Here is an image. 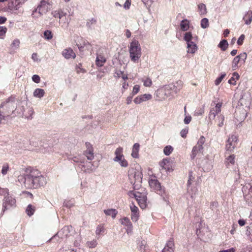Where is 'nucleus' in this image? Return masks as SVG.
<instances>
[{"instance_id":"nucleus-1","label":"nucleus","mask_w":252,"mask_h":252,"mask_svg":"<svg viewBox=\"0 0 252 252\" xmlns=\"http://www.w3.org/2000/svg\"><path fill=\"white\" fill-rule=\"evenodd\" d=\"M18 101L15 97L11 96L0 105V108H2V114L9 116L8 114L14 112L17 107Z\"/></svg>"},{"instance_id":"nucleus-2","label":"nucleus","mask_w":252,"mask_h":252,"mask_svg":"<svg viewBox=\"0 0 252 252\" xmlns=\"http://www.w3.org/2000/svg\"><path fill=\"white\" fill-rule=\"evenodd\" d=\"M129 54L131 60L137 62L141 55V47L138 41H132L130 43Z\"/></svg>"},{"instance_id":"nucleus-3","label":"nucleus","mask_w":252,"mask_h":252,"mask_svg":"<svg viewBox=\"0 0 252 252\" xmlns=\"http://www.w3.org/2000/svg\"><path fill=\"white\" fill-rule=\"evenodd\" d=\"M142 177V172L138 170H135L129 175L130 182L133 185L134 189H138L141 187Z\"/></svg>"},{"instance_id":"nucleus-4","label":"nucleus","mask_w":252,"mask_h":252,"mask_svg":"<svg viewBox=\"0 0 252 252\" xmlns=\"http://www.w3.org/2000/svg\"><path fill=\"white\" fill-rule=\"evenodd\" d=\"M32 146L35 147V150L39 151L40 152L45 153H50L53 152V147L48 143L45 141H34L32 142Z\"/></svg>"},{"instance_id":"nucleus-5","label":"nucleus","mask_w":252,"mask_h":252,"mask_svg":"<svg viewBox=\"0 0 252 252\" xmlns=\"http://www.w3.org/2000/svg\"><path fill=\"white\" fill-rule=\"evenodd\" d=\"M71 229H72L71 226H64L51 238L48 240L47 242H50L52 240H54L57 237L61 239L62 240L66 239L69 236Z\"/></svg>"},{"instance_id":"nucleus-6","label":"nucleus","mask_w":252,"mask_h":252,"mask_svg":"<svg viewBox=\"0 0 252 252\" xmlns=\"http://www.w3.org/2000/svg\"><path fill=\"white\" fill-rule=\"evenodd\" d=\"M49 2L46 1L45 0H41L37 8L34 10H32V16L38 12L37 15L35 16V17L37 18L41 17L42 15V12H46L48 11L49 9Z\"/></svg>"},{"instance_id":"nucleus-7","label":"nucleus","mask_w":252,"mask_h":252,"mask_svg":"<svg viewBox=\"0 0 252 252\" xmlns=\"http://www.w3.org/2000/svg\"><path fill=\"white\" fill-rule=\"evenodd\" d=\"M149 184L150 187L161 196L165 194V189L163 187H161L159 181L157 179H151L149 181Z\"/></svg>"},{"instance_id":"nucleus-8","label":"nucleus","mask_w":252,"mask_h":252,"mask_svg":"<svg viewBox=\"0 0 252 252\" xmlns=\"http://www.w3.org/2000/svg\"><path fill=\"white\" fill-rule=\"evenodd\" d=\"M34 177L32 175V188H38L46 184V179L42 175L35 176L34 178Z\"/></svg>"},{"instance_id":"nucleus-9","label":"nucleus","mask_w":252,"mask_h":252,"mask_svg":"<svg viewBox=\"0 0 252 252\" xmlns=\"http://www.w3.org/2000/svg\"><path fill=\"white\" fill-rule=\"evenodd\" d=\"M15 203V199L13 198L11 196L8 195L5 196L3 200L2 212H4L5 210L14 206Z\"/></svg>"},{"instance_id":"nucleus-10","label":"nucleus","mask_w":252,"mask_h":252,"mask_svg":"<svg viewBox=\"0 0 252 252\" xmlns=\"http://www.w3.org/2000/svg\"><path fill=\"white\" fill-rule=\"evenodd\" d=\"M76 45L77 46L79 51L81 52L84 51L85 48L89 50V47L90 46V44L87 40L83 38H80L78 39Z\"/></svg>"},{"instance_id":"nucleus-11","label":"nucleus","mask_w":252,"mask_h":252,"mask_svg":"<svg viewBox=\"0 0 252 252\" xmlns=\"http://www.w3.org/2000/svg\"><path fill=\"white\" fill-rule=\"evenodd\" d=\"M87 149L84 152V155L89 160H92L94 158V150L92 145L89 142L85 143Z\"/></svg>"},{"instance_id":"nucleus-12","label":"nucleus","mask_w":252,"mask_h":252,"mask_svg":"<svg viewBox=\"0 0 252 252\" xmlns=\"http://www.w3.org/2000/svg\"><path fill=\"white\" fill-rule=\"evenodd\" d=\"M221 106V103H218L216 105V106L214 107H213L210 109L208 116L209 119L210 121L214 120L216 116L220 112Z\"/></svg>"},{"instance_id":"nucleus-13","label":"nucleus","mask_w":252,"mask_h":252,"mask_svg":"<svg viewBox=\"0 0 252 252\" xmlns=\"http://www.w3.org/2000/svg\"><path fill=\"white\" fill-rule=\"evenodd\" d=\"M62 55L66 59H69L71 58L75 59L76 57L75 53L70 48L64 49L62 52Z\"/></svg>"},{"instance_id":"nucleus-14","label":"nucleus","mask_w":252,"mask_h":252,"mask_svg":"<svg viewBox=\"0 0 252 252\" xmlns=\"http://www.w3.org/2000/svg\"><path fill=\"white\" fill-rule=\"evenodd\" d=\"M175 249L173 239H170L167 242L162 252H174Z\"/></svg>"},{"instance_id":"nucleus-15","label":"nucleus","mask_w":252,"mask_h":252,"mask_svg":"<svg viewBox=\"0 0 252 252\" xmlns=\"http://www.w3.org/2000/svg\"><path fill=\"white\" fill-rule=\"evenodd\" d=\"M114 154L115 157L113 158L114 161H119L121 158L124 157L123 155V148L121 147H118L116 149Z\"/></svg>"},{"instance_id":"nucleus-16","label":"nucleus","mask_w":252,"mask_h":252,"mask_svg":"<svg viewBox=\"0 0 252 252\" xmlns=\"http://www.w3.org/2000/svg\"><path fill=\"white\" fill-rule=\"evenodd\" d=\"M63 157L64 158H66L68 160H72L74 162L84 163V161L81 158L76 156H73L68 153L63 154Z\"/></svg>"},{"instance_id":"nucleus-17","label":"nucleus","mask_w":252,"mask_h":252,"mask_svg":"<svg viewBox=\"0 0 252 252\" xmlns=\"http://www.w3.org/2000/svg\"><path fill=\"white\" fill-rule=\"evenodd\" d=\"M19 180L23 181V182L25 184V186L27 188H31V177L29 175H27L25 176H20L19 177Z\"/></svg>"},{"instance_id":"nucleus-18","label":"nucleus","mask_w":252,"mask_h":252,"mask_svg":"<svg viewBox=\"0 0 252 252\" xmlns=\"http://www.w3.org/2000/svg\"><path fill=\"white\" fill-rule=\"evenodd\" d=\"M181 81L177 82L176 83L177 85H173L168 86L166 89L167 90H170L172 91L173 93H174L175 94H177L181 89V87L178 86V85L181 84Z\"/></svg>"},{"instance_id":"nucleus-19","label":"nucleus","mask_w":252,"mask_h":252,"mask_svg":"<svg viewBox=\"0 0 252 252\" xmlns=\"http://www.w3.org/2000/svg\"><path fill=\"white\" fill-rule=\"evenodd\" d=\"M243 20L246 25H250L252 21V11H248L243 17Z\"/></svg>"},{"instance_id":"nucleus-20","label":"nucleus","mask_w":252,"mask_h":252,"mask_svg":"<svg viewBox=\"0 0 252 252\" xmlns=\"http://www.w3.org/2000/svg\"><path fill=\"white\" fill-rule=\"evenodd\" d=\"M160 167L162 169L167 171L170 170L169 160L167 159H163L159 163Z\"/></svg>"},{"instance_id":"nucleus-21","label":"nucleus","mask_w":252,"mask_h":252,"mask_svg":"<svg viewBox=\"0 0 252 252\" xmlns=\"http://www.w3.org/2000/svg\"><path fill=\"white\" fill-rule=\"evenodd\" d=\"M197 36L193 37L190 32H186L184 35V40L187 42L191 40H195Z\"/></svg>"},{"instance_id":"nucleus-22","label":"nucleus","mask_w":252,"mask_h":252,"mask_svg":"<svg viewBox=\"0 0 252 252\" xmlns=\"http://www.w3.org/2000/svg\"><path fill=\"white\" fill-rule=\"evenodd\" d=\"M45 94V92L43 89L37 88L33 92L34 96L41 98Z\"/></svg>"},{"instance_id":"nucleus-23","label":"nucleus","mask_w":252,"mask_h":252,"mask_svg":"<svg viewBox=\"0 0 252 252\" xmlns=\"http://www.w3.org/2000/svg\"><path fill=\"white\" fill-rule=\"evenodd\" d=\"M96 64L98 66H102L103 65V63H105L106 59L105 58L101 55H98L96 58Z\"/></svg>"},{"instance_id":"nucleus-24","label":"nucleus","mask_w":252,"mask_h":252,"mask_svg":"<svg viewBox=\"0 0 252 252\" xmlns=\"http://www.w3.org/2000/svg\"><path fill=\"white\" fill-rule=\"evenodd\" d=\"M180 27L183 31H187L189 29V21L187 19L183 20L181 22Z\"/></svg>"},{"instance_id":"nucleus-25","label":"nucleus","mask_w":252,"mask_h":252,"mask_svg":"<svg viewBox=\"0 0 252 252\" xmlns=\"http://www.w3.org/2000/svg\"><path fill=\"white\" fill-rule=\"evenodd\" d=\"M239 75L238 73L235 72L232 74V77L228 80V83L233 85H236V80L239 78Z\"/></svg>"},{"instance_id":"nucleus-26","label":"nucleus","mask_w":252,"mask_h":252,"mask_svg":"<svg viewBox=\"0 0 252 252\" xmlns=\"http://www.w3.org/2000/svg\"><path fill=\"white\" fill-rule=\"evenodd\" d=\"M197 146H195L193 147L191 154L190 155V158L191 159H193L198 154L201 153L203 152V150H198L199 149Z\"/></svg>"},{"instance_id":"nucleus-27","label":"nucleus","mask_w":252,"mask_h":252,"mask_svg":"<svg viewBox=\"0 0 252 252\" xmlns=\"http://www.w3.org/2000/svg\"><path fill=\"white\" fill-rule=\"evenodd\" d=\"M104 212L107 216H111L112 218L113 219L116 217L118 214V211L116 209H114L105 210H104Z\"/></svg>"},{"instance_id":"nucleus-28","label":"nucleus","mask_w":252,"mask_h":252,"mask_svg":"<svg viewBox=\"0 0 252 252\" xmlns=\"http://www.w3.org/2000/svg\"><path fill=\"white\" fill-rule=\"evenodd\" d=\"M156 94L157 96L161 95V96H159V99H165L167 97L165 89L158 90Z\"/></svg>"},{"instance_id":"nucleus-29","label":"nucleus","mask_w":252,"mask_h":252,"mask_svg":"<svg viewBox=\"0 0 252 252\" xmlns=\"http://www.w3.org/2000/svg\"><path fill=\"white\" fill-rule=\"evenodd\" d=\"M146 200L147 197L146 196H142V197L139 199L138 201H137L138 203V204L141 209H144L146 207Z\"/></svg>"},{"instance_id":"nucleus-30","label":"nucleus","mask_w":252,"mask_h":252,"mask_svg":"<svg viewBox=\"0 0 252 252\" xmlns=\"http://www.w3.org/2000/svg\"><path fill=\"white\" fill-rule=\"evenodd\" d=\"M97 21L95 18L89 19L86 23V26L89 29L92 30L94 28V26L96 24Z\"/></svg>"},{"instance_id":"nucleus-31","label":"nucleus","mask_w":252,"mask_h":252,"mask_svg":"<svg viewBox=\"0 0 252 252\" xmlns=\"http://www.w3.org/2000/svg\"><path fill=\"white\" fill-rule=\"evenodd\" d=\"M228 46V42L225 39H223L220 41V43L218 45V47L221 49V50L223 51H224L226 50Z\"/></svg>"},{"instance_id":"nucleus-32","label":"nucleus","mask_w":252,"mask_h":252,"mask_svg":"<svg viewBox=\"0 0 252 252\" xmlns=\"http://www.w3.org/2000/svg\"><path fill=\"white\" fill-rule=\"evenodd\" d=\"M205 142V138L203 136H201L199 139L198 140L197 144L196 146H197V147H199V150H203V145L204 144Z\"/></svg>"},{"instance_id":"nucleus-33","label":"nucleus","mask_w":252,"mask_h":252,"mask_svg":"<svg viewBox=\"0 0 252 252\" xmlns=\"http://www.w3.org/2000/svg\"><path fill=\"white\" fill-rule=\"evenodd\" d=\"M20 43V40L19 39H14L10 45L11 49L13 50L18 49Z\"/></svg>"},{"instance_id":"nucleus-34","label":"nucleus","mask_w":252,"mask_h":252,"mask_svg":"<svg viewBox=\"0 0 252 252\" xmlns=\"http://www.w3.org/2000/svg\"><path fill=\"white\" fill-rule=\"evenodd\" d=\"M240 59L239 58L238 56H236L233 61H232V68L233 70H236V68L238 67V64L240 61Z\"/></svg>"},{"instance_id":"nucleus-35","label":"nucleus","mask_w":252,"mask_h":252,"mask_svg":"<svg viewBox=\"0 0 252 252\" xmlns=\"http://www.w3.org/2000/svg\"><path fill=\"white\" fill-rule=\"evenodd\" d=\"M198 7L200 15H204L207 13L206 5L204 4H199Z\"/></svg>"},{"instance_id":"nucleus-36","label":"nucleus","mask_w":252,"mask_h":252,"mask_svg":"<svg viewBox=\"0 0 252 252\" xmlns=\"http://www.w3.org/2000/svg\"><path fill=\"white\" fill-rule=\"evenodd\" d=\"M128 194L131 196V195H133L134 198L136 199L137 201L139 200V199L142 197L141 193H139V192H137V193H135L132 190H130L128 191Z\"/></svg>"},{"instance_id":"nucleus-37","label":"nucleus","mask_w":252,"mask_h":252,"mask_svg":"<svg viewBox=\"0 0 252 252\" xmlns=\"http://www.w3.org/2000/svg\"><path fill=\"white\" fill-rule=\"evenodd\" d=\"M173 151V148L170 145L166 146L163 149V153L166 156H169Z\"/></svg>"},{"instance_id":"nucleus-38","label":"nucleus","mask_w":252,"mask_h":252,"mask_svg":"<svg viewBox=\"0 0 252 252\" xmlns=\"http://www.w3.org/2000/svg\"><path fill=\"white\" fill-rule=\"evenodd\" d=\"M187 48L188 53L194 54L197 51L198 48L196 44H193L190 45V47L187 46Z\"/></svg>"},{"instance_id":"nucleus-39","label":"nucleus","mask_w":252,"mask_h":252,"mask_svg":"<svg viewBox=\"0 0 252 252\" xmlns=\"http://www.w3.org/2000/svg\"><path fill=\"white\" fill-rule=\"evenodd\" d=\"M116 162H118L119 164L121 165V166L123 167H126L128 165V162L125 158V157L121 158V159L119 161H117Z\"/></svg>"},{"instance_id":"nucleus-40","label":"nucleus","mask_w":252,"mask_h":252,"mask_svg":"<svg viewBox=\"0 0 252 252\" xmlns=\"http://www.w3.org/2000/svg\"><path fill=\"white\" fill-rule=\"evenodd\" d=\"M235 156L234 155L229 156L227 158H226V165L227 166L229 165V163H231V164H234L235 163Z\"/></svg>"},{"instance_id":"nucleus-41","label":"nucleus","mask_w":252,"mask_h":252,"mask_svg":"<svg viewBox=\"0 0 252 252\" xmlns=\"http://www.w3.org/2000/svg\"><path fill=\"white\" fill-rule=\"evenodd\" d=\"M44 36L46 39L50 40L53 38V33L51 31L46 30L44 32Z\"/></svg>"},{"instance_id":"nucleus-42","label":"nucleus","mask_w":252,"mask_h":252,"mask_svg":"<svg viewBox=\"0 0 252 252\" xmlns=\"http://www.w3.org/2000/svg\"><path fill=\"white\" fill-rule=\"evenodd\" d=\"M209 26L208 19L206 18H203L201 21V27L206 29Z\"/></svg>"},{"instance_id":"nucleus-43","label":"nucleus","mask_w":252,"mask_h":252,"mask_svg":"<svg viewBox=\"0 0 252 252\" xmlns=\"http://www.w3.org/2000/svg\"><path fill=\"white\" fill-rule=\"evenodd\" d=\"M246 234L247 236H250V238L252 240V223L247 227Z\"/></svg>"},{"instance_id":"nucleus-44","label":"nucleus","mask_w":252,"mask_h":252,"mask_svg":"<svg viewBox=\"0 0 252 252\" xmlns=\"http://www.w3.org/2000/svg\"><path fill=\"white\" fill-rule=\"evenodd\" d=\"M236 146V144L235 143H233L231 142L227 141V144H226V149L227 151H232L234 149Z\"/></svg>"},{"instance_id":"nucleus-45","label":"nucleus","mask_w":252,"mask_h":252,"mask_svg":"<svg viewBox=\"0 0 252 252\" xmlns=\"http://www.w3.org/2000/svg\"><path fill=\"white\" fill-rule=\"evenodd\" d=\"M218 120L219 121V124L218 126L220 127L222 126L223 125V122L224 121V117L223 115H220L218 117Z\"/></svg>"},{"instance_id":"nucleus-46","label":"nucleus","mask_w":252,"mask_h":252,"mask_svg":"<svg viewBox=\"0 0 252 252\" xmlns=\"http://www.w3.org/2000/svg\"><path fill=\"white\" fill-rule=\"evenodd\" d=\"M226 76V74L225 73H223V74H221V75L218 78H217L215 81V84L216 85H218L220 84V83L221 82L222 80Z\"/></svg>"},{"instance_id":"nucleus-47","label":"nucleus","mask_w":252,"mask_h":252,"mask_svg":"<svg viewBox=\"0 0 252 252\" xmlns=\"http://www.w3.org/2000/svg\"><path fill=\"white\" fill-rule=\"evenodd\" d=\"M87 245L90 248H95L97 245V242L96 240H93L92 241L87 242Z\"/></svg>"},{"instance_id":"nucleus-48","label":"nucleus","mask_w":252,"mask_h":252,"mask_svg":"<svg viewBox=\"0 0 252 252\" xmlns=\"http://www.w3.org/2000/svg\"><path fill=\"white\" fill-rule=\"evenodd\" d=\"M237 140V136L235 135H232L230 137H229L228 139V142H231L233 143H235L236 145Z\"/></svg>"},{"instance_id":"nucleus-49","label":"nucleus","mask_w":252,"mask_h":252,"mask_svg":"<svg viewBox=\"0 0 252 252\" xmlns=\"http://www.w3.org/2000/svg\"><path fill=\"white\" fill-rule=\"evenodd\" d=\"M63 206L70 208L73 206V202L71 200H65L63 203Z\"/></svg>"},{"instance_id":"nucleus-50","label":"nucleus","mask_w":252,"mask_h":252,"mask_svg":"<svg viewBox=\"0 0 252 252\" xmlns=\"http://www.w3.org/2000/svg\"><path fill=\"white\" fill-rule=\"evenodd\" d=\"M188 131L189 128L187 127L183 129L180 132L181 136L184 138H186Z\"/></svg>"},{"instance_id":"nucleus-51","label":"nucleus","mask_w":252,"mask_h":252,"mask_svg":"<svg viewBox=\"0 0 252 252\" xmlns=\"http://www.w3.org/2000/svg\"><path fill=\"white\" fill-rule=\"evenodd\" d=\"M144 86L145 87H150L152 84L151 79L149 78H147L143 81Z\"/></svg>"},{"instance_id":"nucleus-52","label":"nucleus","mask_w":252,"mask_h":252,"mask_svg":"<svg viewBox=\"0 0 252 252\" xmlns=\"http://www.w3.org/2000/svg\"><path fill=\"white\" fill-rule=\"evenodd\" d=\"M9 169V166L7 164H5L2 166L1 173L4 175L7 174Z\"/></svg>"},{"instance_id":"nucleus-53","label":"nucleus","mask_w":252,"mask_h":252,"mask_svg":"<svg viewBox=\"0 0 252 252\" xmlns=\"http://www.w3.org/2000/svg\"><path fill=\"white\" fill-rule=\"evenodd\" d=\"M145 244L146 242L144 240L141 241L138 244L139 250L141 251L144 250L145 248Z\"/></svg>"},{"instance_id":"nucleus-54","label":"nucleus","mask_w":252,"mask_h":252,"mask_svg":"<svg viewBox=\"0 0 252 252\" xmlns=\"http://www.w3.org/2000/svg\"><path fill=\"white\" fill-rule=\"evenodd\" d=\"M245 35L244 34H241L240 36L239 37L238 40H237V44L239 45H241L243 44L244 40L245 39Z\"/></svg>"},{"instance_id":"nucleus-55","label":"nucleus","mask_w":252,"mask_h":252,"mask_svg":"<svg viewBox=\"0 0 252 252\" xmlns=\"http://www.w3.org/2000/svg\"><path fill=\"white\" fill-rule=\"evenodd\" d=\"M143 101H144V99L142 98L141 95L137 96L134 99V102L136 104H140Z\"/></svg>"},{"instance_id":"nucleus-56","label":"nucleus","mask_w":252,"mask_h":252,"mask_svg":"<svg viewBox=\"0 0 252 252\" xmlns=\"http://www.w3.org/2000/svg\"><path fill=\"white\" fill-rule=\"evenodd\" d=\"M121 223L122 224L127 226L128 225V223H131V222L127 218L125 217L122 220Z\"/></svg>"},{"instance_id":"nucleus-57","label":"nucleus","mask_w":252,"mask_h":252,"mask_svg":"<svg viewBox=\"0 0 252 252\" xmlns=\"http://www.w3.org/2000/svg\"><path fill=\"white\" fill-rule=\"evenodd\" d=\"M9 195L8 190L7 189H1L0 188V195Z\"/></svg>"},{"instance_id":"nucleus-58","label":"nucleus","mask_w":252,"mask_h":252,"mask_svg":"<svg viewBox=\"0 0 252 252\" xmlns=\"http://www.w3.org/2000/svg\"><path fill=\"white\" fill-rule=\"evenodd\" d=\"M139 90V86L138 85H135L133 88L132 92V95H134L138 93Z\"/></svg>"},{"instance_id":"nucleus-59","label":"nucleus","mask_w":252,"mask_h":252,"mask_svg":"<svg viewBox=\"0 0 252 252\" xmlns=\"http://www.w3.org/2000/svg\"><path fill=\"white\" fill-rule=\"evenodd\" d=\"M238 56L240 59L242 61H243L244 62H245L247 57V54L245 52L242 53Z\"/></svg>"},{"instance_id":"nucleus-60","label":"nucleus","mask_w":252,"mask_h":252,"mask_svg":"<svg viewBox=\"0 0 252 252\" xmlns=\"http://www.w3.org/2000/svg\"><path fill=\"white\" fill-rule=\"evenodd\" d=\"M32 60L36 63H39L41 61L40 59L39 58L36 53L32 54Z\"/></svg>"},{"instance_id":"nucleus-61","label":"nucleus","mask_w":252,"mask_h":252,"mask_svg":"<svg viewBox=\"0 0 252 252\" xmlns=\"http://www.w3.org/2000/svg\"><path fill=\"white\" fill-rule=\"evenodd\" d=\"M138 219V213H131V220L133 221H136Z\"/></svg>"},{"instance_id":"nucleus-62","label":"nucleus","mask_w":252,"mask_h":252,"mask_svg":"<svg viewBox=\"0 0 252 252\" xmlns=\"http://www.w3.org/2000/svg\"><path fill=\"white\" fill-rule=\"evenodd\" d=\"M40 81V78L38 75H32V81L35 83H38Z\"/></svg>"},{"instance_id":"nucleus-63","label":"nucleus","mask_w":252,"mask_h":252,"mask_svg":"<svg viewBox=\"0 0 252 252\" xmlns=\"http://www.w3.org/2000/svg\"><path fill=\"white\" fill-rule=\"evenodd\" d=\"M141 96L142 98L144 99V101H145L146 100H149L152 98V95L150 94H144L143 95H141Z\"/></svg>"},{"instance_id":"nucleus-64","label":"nucleus","mask_w":252,"mask_h":252,"mask_svg":"<svg viewBox=\"0 0 252 252\" xmlns=\"http://www.w3.org/2000/svg\"><path fill=\"white\" fill-rule=\"evenodd\" d=\"M27 215L31 217L32 216V204H29L26 210Z\"/></svg>"}]
</instances>
